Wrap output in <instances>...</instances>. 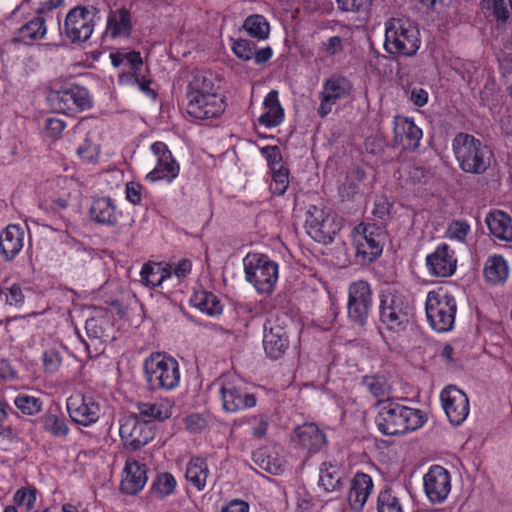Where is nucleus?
<instances>
[{
  "label": "nucleus",
  "mask_w": 512,
  "mask_h": 512,
  "mask_svg": "<svg viewBox=\"0 0 512 512\" xmlns=\"http://www.w3.org/2000/svg\"><path fill=\"white\" fill-rule=\"evenodd\" d=\"M378 413L375 423L378 430L387 436L402 435L420 429L427 422V415L418 408H412L393 400L377 401Z\"/></svg>",
  "instance_id": "obj_1"
},
{
  "label": "nucleus",
  "mask_w": 512,
  "mask_h": 512,
  "mask_svg": "<svg viewBox=\"0 0 512 512\" xmlns=\"http://www.w3.org/2000/svg\"><path fill=\"white\" fill-rule=\"evenodd\" d=\"M452 150L459 168L467 174H484L494 158L488 145L468 133L456 134L452 140Z\"/></svg>",
  "instance_id": "obj_2"
},
{
  "label": "nucleus",
  "mask_w": 512,
  "mask_h": 512,
  "mask_svg": "<svg viewBox=\"0 0 512 512\" xmlns=\"http://www.w3.org/2000/svg\"><path fill=\"white\" fill-rule=\"evenodd\" d=\"M412 315L408 298L400 291L387 288L380 294L379 326L381 334L384 331L393 335L404 332Z\"/></svg>",
  "instance_id": "obj_3"
},
{
  "label": "nucleus",
  "mask_w": 512,
  "mask_h": 512,
  "mask_svg": "<svg viewBox=\"0 0 512 512\" xmlns=\"http://www.w3.org/2000/svg\"><path fill=\"white\" fill-rule=\"evenodd\" d=\"M420 44V32L415 23L402 18H392L386 22L384 48L387 53L411 57L416 54Z\"/></svg>",
  "instance_id": "obj_4"
},
{
  "label": "nucleus",
  "mask_w": 512,
  "mask_h": 512,
  "mask_svg": "<svg viewBox=\"0 0 512 512\" xmlns=\"http://www.w3.org/2000/svg\"><path fill=\"white\" fill-rule=\"evenodd\" d=\"M143 371L151 391L174 390L180 383L178 361L164 353H152L143 363Z\"/></svg>",
  "instance_id": "obj_5"
},
{
  "label": "nucleus",
  "mask_w": 512,
  "mask_h": 512,
  "mask_svg": "<svg viewBox=\"0 0 512 512\" xmlns=\"http://www.w3.org/2000/svg\"><path fill=\"white\" fill-rule=\"evenodd\" d=\"M243 264L245 278L253 285L257 293L272 294L279 278L278 263L266 254L248 253Z\"/></svg>",
  "instance_id": "obj_6"
},
{
  "label": "nucleus",
  "mask_w": 512,
  "mask_h": 512,
  "mask_svg": "<svg viewBox=\"0 0 512 512\" xmlns=\"http://www.w3.org/2000/svg\"><path fill=\"white\" fill-rule=\"evenodd\" d=\"M457 303L442 288L429 291L425 300V313L430 327L437 332H448L454 327Z\"/></svg>",
  "instance_id": "obj_7"
},
{
  "label": "nucleus",
  "mask_w": 512,
  "mask_h": 512,
  "mask_svg": "<svg viewBox=\"0 0 512 512\" xmlns=\"http://www.w3.org/2000/svg\"><path fill=\"white\" fill-rule=\"evenodd\" d=\"M214 385L218 387L222 409L226 413H237L256 406L255 395L247 391L241 379L223 376Z\"/></svg>",
  "instance_id": "obj_8"
},
{
  "label": "nucleus",
  "mask_w": 512,
  "mask_h": 512,
  "mask_svg": "<svg viewBox=\"0 0 512 512\" xmlns=\"http://www.w3.org/2000/svg\"><path fill=\"white\" fill-rule=\"evenodd\" d=\"M48 103L56 112L74 114L92 107L89 91L79 85H69L59 90H51L47 97Z\"/></svg>",
  "instance_id": "obj_9"
},
{
  "label": "nucleus",
  "mask_w": 512,
  "mask_h": 512,
  "mask_svg": "<svg viewBox=\"0 0 512 512\" xmlns=\"http://www.w3.org/2000/svg\"><path fill=\"white\" fill-rule=\"evenodd\" d=\"M305 228L308 235L318 243L329 244L341 229V224L336 220V216L326 213L317 206L309 207Z\"/></svg>",
  "instance_id": "obj_10"
},
{
  "label": "nucleus",
  "mask_w": 512,
  "mask_h": 512,
  "mask_svg": "<svg viewBox=\"0 0 512 512\" xmlns=\"http://www.w3.org/2000/svg\"><path fill=\"white\" fill-rule=\"evenodd\" d=\"M373 304L370 284L364 280L351 283L348 287L347 313L351 322L364 326Z\"/></svg>",
  "instance_id": "obj_11"
},
{
  "label": "nucleus",
  "mask_w": 512,
  "mask_h": 512,
  "mask_svg": "<svg viewBox=\"0 0 512 512\" xmlns=\"http://www.w3.org/2000/svg\"><path fill=\"white\" fill-rule=\"evenodd\" d=\"M98 10L94 6H76L66 15L64 31L72 42L87 41L94 30Z\"/></svg>",
  "instance_id": "obj_12"
},
{
  "label": "nucleus",
  "mask_w": 512,
  "mask_h": 512,
  "mask_svg": "<svg viewBox=\"0 0 512 512\" xmlns=\"http://www.w3.org/2000/svg\"><path fill=\"white\" fill-rule=\"evenodd\" d=\"M119 424V435L127 449L139 450L154 437L151 424L141 420L136 414L123 416Z\"/></svg>",
  "instance_id": "obj_13"
},
{
  "label": "nucleus",
  "mask_w": 512,
  "mask_h": 512,
  "mask_svg": "<svg viewBox=\"0 0 512 512\" xmlns=\"http://www.w3.org/2000/svg\"><path fill=\"white\" fill-rule=\"evenodd\" d=\"M383 233L375 226L359 225L355 228L353 245L359 262H372L383 251Z\"/></svg>",
  "instance_id": "obj_14"
},
{
  "label": "nucleus",
  "mask_w": 512,
  "mask_h": 512,
  "mask_svg": "<svg viewBox=\"0 0 512 512\" xmlns=\"http://www.w3.org/2000/svg\"><path fill=\"white\" fill-rule=\"evenodd\" d=\"M150 150L156 158V164L146 175L145 179L150 183L161 180L171 183L178 177L180 165L172 155L169 147L162 141H156L151 144Z\"/></svg>",
  "instance_id": "obj_15"
},
{
  "label": "nucleus",
  "mask_w": 512,
  "mask_h": 512,
  "mask_svg": "<svg viewBox=\"0 0 512 512\" xmlns=\"http://www.w3.org/2000/svg\"><path fill=\"white\" fill-rule=\"evenodd\" d=\"M286 317H269L264 324L263 347L271 359L281 358L289 347V337L285 325Z\"/></svg>",
  "instance_id": "obj_16"
},
{
  "label": "nucleus",
  "mask_w": 512,
  "mask_h": 512,
  "mask_svg": "<svg viewBox=\"0 0 512 512\" xmlns=\"http://www.w3.org/2000/svg\"><path fill=\"white\" fill-rule=\"evenodd\" d=\"M353 91L351 81L341 75H332L322 84L320 92V105L317 108L319 117L324 118L331 113L333 106L339 101L348 96Z\"/></svg>",
  "instance_id": "obj_17"
},
{
  "label": "nucleus",
  "mask_w": 512,
  "mask_h": 512,
  "mask_svg": "<svg viewBox=\"0 0 512 512\" xmlns=\"http://www.w3.org/2000/svg\"><path fill=\"white\" fill-rule=\"evenodd\" d=\"M67 411L74 423L89 427L99 420L101 406L92 395L76 394L67 399Z\"/></svg>",
  "instance_id": "obj_18"
},
{
  "label": "nucleus",
  "mask_w": 512,
  "mask_h": 512,
  "mask_svg": "<svg viewBox=\"0 0 512 512\" xmlns=\"http://www.w3.org/2000/svg\"><path fill=\"white\" fill-rule=\"evenodd\" d=\"M423 489L430 503H443L451 491L450 472L440 465H432L423 476Z\"/></svg>",
  "instance_id": "obj_19"
},
{
  "label": "nucleus",
  "mask_w": 512,
  "mask_h": 512,
  "mask_svg": "<svg viewBox=\"0 0 512 512\" xmlns=\"http://www.w3.org/2000/svg\"><path fill=\"white\" fill-rule=\"evenodd\" d=\"M440 401L452 425L459 426L467 419L470 405L467 395L462 390L453 385L447 386L440 393Z\"/></svg>",
  "instance_id": "obj_20"
},
{
  "label": "nucleus",
  "mask_w": 512,
  "mask_h": 512,
  "mask_svg": "<svg viewBox=\"0 0 512 512\" xmlns=\"http://www.w3.org/2000/svg\"><path fill=\"white\" fill-rule=\"evenodd\" d=\"M293 441L308 454L320 452L327 444L325 433L314 423H304L293 431Z\"/></svg>",
  "instance_id": "obj_21"
},
{
  "label": "nucleus",
  "mask_w": 512,
  "mask_h": 512,
  "mask_svg": "<svg viewBox=\"0 0 512 512\" xmlns=\"http://www.w3.org/2000/svg\"><path fill=\"white\" fill-rule=\"evenodd\" d=\"M426 266L432 276L449 277L456 271L457 259L447 244H441L426 257Z\"/></svg>",
  "instance_id": "obj_22"
},
{
  "label": "nucleus",
  "mask_w": 512,
  "mask_h": 512,
  "mask_svg": "<svg viewBox=\"0 0 512 512\" xmlns=\"http://www.w3.org/2000/svg\"><path fill=\"white\" fill-rule=\"evenodd\" d=\"M374 489L369 474L356 472L350 481L348 503L353 512H362Z\"/></svg>",
  "instance_id": "obj_23"
},
{
  "label": "nucleus",
  "mask_w": 512,
  "mask_h": 512,
  "mask_svg": "<svg viewBox=\"0 0 512 512\" xmlns=\"http://www.w3.org/2000/svg\"><path fill=\"white\" fill-rule=\"evenodd\" d=\"M225 110V101L222 95H207L196 99H189L187 113L195 119L205 120L220 116Z\"/></svg>",
  "instance_id": "obj_24"
},
{
  "label": "nucleus",
  "mask_w": 512,
  "mask_h": 512,
  "mask_svg": "<svg viewBox=\"0 0 512 512\" xmlns=\"http://www.w3.org/2000/svg\"><path fill=\"white\" fill-rule=\"evenodd\" d=\"M93 222L104 226H115L121 216L116 201L108 196L94 197L89 209Z\"/></svg>",
  "instance_id": "obj_25"
},
{
  "label": "nucleus",
  "mask_w": 512,
  "mask_h": 512,
  "mask_svg": "<svg viewBox=\"0 0 512 512\" xmlns=\"http://www.w3.org/2000/svg\"><path fill=\"white\" fill-rule=\"evenodd\" d=\"M393 131L395 144L403 149L415 150L419 147L423 133L411 119L401 116L395 117Z\"/></svg>",
  "instance_id": "obj_26"
},
{
  "label": "nucleus",
  "mask_w": 512,
  "mask_h": 512,
  "mask_svg": "<svg viewBox=\"0 0 512 512\" xmlns=\"http://www.w3.org/2000/svg\"><path fill=\"white\" fill-rule=\"evenodd\" d=\"M25 230L23 227L10 224L0 231V256L12 261L24 246Z\"/></svg>",
  "instance_id": "obj_27"
},
{
  "label": "nucleus",
  "mask_w": 512,
  "mask_h": 512,
  "mask_svg": "<svg viewBox=\"0 0 512 512\" xmlns=\"http://www.w3.org/2000/svg\"><path fill=\"white\" fill-rule=\"evenodd\" d=\"M123 473L125 476L120 484L123 493L135 495L144 488L148 479L145 465H141L136 460H127Z\"/></svg>",
  "instance_id": "obj_28"
},
{
  "label": "nucleus",
  "mask_w": 512,
  "mask_h": 512,
  "mask_svg": "<svg viewBox=\"0 0 512 512\" xmlns=\"http://www.w3.org/2000/svg\"><path fill=\"white\" fill-rule=\"evenodd\" d=\"M132 31L131 13L126 8L112 10L107 17L106 36L117 39L127 38Z\"/></svg>",
  "instance_id": "obj_29"
},
{
  "label": "nucleus",
  "mask_w": 512,
  "mask_h": 512,
  "mask_svg": "<svg viewBox=\"0 0 512 512\" xmlns=\"http://www.w3.org/2000/svg\"><path fill=\"white\" fill-rule=\"evenodd\" d=\"M490 233L497 239L512 242V218L502 210H491L485 217Z\"/></svg>",
  "instance_id": "obj_30"
},
{
  "label": "nucleus",
  "mask_w": 512,
  "mask_h": 512,
  "mask_svg": "<svg viewBox=\"0 0 512 512\" xmlns=\"http://www.w3.org/2000/svg\"><path fill=\"white\" fill-rule=\"evenodd\" d=\"M174 402L169 398H161L155 402L140 403L139 416L150 424L153 420L163 421L171 417Z\"/></svg>",
  "instance_id": "obj_31"
},
{
  "label": "nucleus",
  "mask_w": 512,
  "mask_h": 512,
  "mask_svg": "<svg viewBox=\"0 0 512 512\" xmlns=\"http://www.w3.org/2000/svg\"><path fill=\"white\" fill-rule=\"evenodd\" d=\"M46 32V17L37 12V15L34 18L27 21L18 29L15 41L30 44L35 40L43 39Z\"/></svg>",
  "instance_id": "obj_32"
},
{
  "label": "nucleus",
  "mask_w": 512,
  "mask_h": 512,
  "mask_svg": "<svg viewBox=\"0 0 512 512\" xmlns=\"http://www.w3.org/2000/svg\"><path fill=\"white\" fill-rule=\"evenodd\" d=\"M265 112L259 117L258 121L265 127H276L284 118V111L278 100V92L271 90L264 98Z\"/></svg>",
  "instance_id": "obj_33"
},
{
  "label": "nucleus",
  "mask_w": 512,
  "mask_h": 512,
  "mask_svg": "<svg viewBox=\"0 0 512 512\" xmlns=\"http://www.w3.org/2000/svg\"><path fill=\"white\" fill-rule=\"evenodd\" d=\"M209 475L210 470L205 459L192 457L188 461L185 470V478L197 491H203L205 489Z\"/></svg>",
  "instance_id": "obj_34"
},
{
  "label": "nucleus",
  "mask_w": 512,
  "mask_h": 512,
  "mask_svg": "<svg viewBox=\"0 0 512 512\" xmlns=\"http://www.w3.org/2000/svg\"><path fill=\"white\" fill-rule=\"evenodd\" d=\"M343 474L336 463L323 462L319 468L318 486L326 493L337 492L342 489Z\"/></svg>",
  "instance_id": "obj_35"
},
{
  "label": "nucleus",
  "mask_w": 512,
  "mask_h": 512,
  "mask_svg": "<svg viewBox=\"0 0 512 512\" xmlns=\"http://www.w3.org/2000/svg\"><path fill=\"white\" fill-rule=\"evenodd\" d=\"M484 277L492 285H499L506 282L509 276V266L501 255L489 256L484 264Z\"/></svg>",
  "instance_id": "obj_36"
},
{
  "label": "nucleus",
  "mask_w": 512,
  "mask_h": 512,
  "mask_svg": "<svg viewBox=\"0 0 512 512\" xmlns=\"http://www.w3.org/2000/svg\"><path fill=\"white\" fill-rule=\"evenodd\" d=\"M207 95H220L215 87L212 74H195L187 87V100H194L196 98L206 97Z\"/></svg>",
  "instance_id": "obj_37"
},
{
  "label": "nucleus",
  "mask_w": 512,
  "mask_h": 512,
  "mask_svg": "<svg viewBox=\"0 0 512 512\" xmlns=\"http://www.w3.org/2000/svg\"><path fill=\"white\" fill-rule=\"evenodd\" d=\"M171 275V266H162L160 263H146L140 271L141 282L149 287L160 286Z\"/></svg>",
  "instance_id": "obj_38"
},
{
  "label": "nucleus",
  "mask_w": 512,
  "mask_h": 512,
  "mask_svg": "<svg viewBox=\"0 0 512 512\" xmlns=\"http://www.w3.org/2000/svg\"><path fill=\"white\" fill-rule=\"evenodd\" d=\"M190 304L210 316L219 315L222 312V305L218 297L211 292H195L190 298Z\"/></svg>",
  "instance_id": "obj_39"
},
{
  "label": "nucleus",
  "mask_w": 512,
  "mask_h": 512,
  "mask_svg": "<svg viewBox=\"0 0 512 512\" xmlns=\"http://www.w3.org/2000/svg\"><path fill=\"white\" fill-rule=\"evenodd\" d=\"M243 29L249 36L258 40H264L269 36L270 25L263 15L254 14L245 19Z\"/></svg>",
  "instance_id": "obj_40"
},
{
  "label": "nucleus",
  "mask_w": 512,
  "mask_h": 512,
  "mask_svg": "<svg viewBox=\"0 0 512 512\" xmlns=\"http://www.w3.org/2000/svg\"><path fill=\"white\" fill-rule=\"evenodd\" d=\"M176 486L177 481L171 473H159L152 483L151 493L158 499H164L175 492Z\"/></svg>",
  "instance_id": "obj_41"
},
{
  "label": "nucleus",
  "mask_w": 512,
  "mask_h": 512,
  "mask_svg": "<svg viewBox=\"0 0 512 512\" xmlns=\"http://www.w3.org/2000/svg\"><path fill=\"white\" fill-rule=\"evenodd\" d=\"M42 426L45 432L53 437L65 439L69 434L67 420L56 414H46L42 417Z\"/></svg>",
  "instance_id": "obj_42"
},
{
  "label": "nucleus",
  "mask_w": 512,
  "mask_h": 512,
  "mask_svg": "<svg viewBox=\"0 0 512 512\" xmlns=\"http://www.w3.org/2000/svg\"><path fill=\"white\" fill-rule=\"evenodd\" d=\"M76 132L84 136L83 142L77 147L78 156L86 162H95L99 156V145L93 141V134L86 132L81 126L76 127Z\"/></svg>",
  "instance_id": "obj_43"
},
{
  "label": "nucleus",
  "mask_w": 512,
  "mask_h": 512,
  "mask_svg": "<svg viewBox=\"0 0 512 512\" xmlns=\"http://www.w3.org/2000/svg\"><path fill=\"white\" fill-rule=\"evenodd\" d=\"M378 512H404L400 498L391 488L382 489L377 496Z\"/></svg>",
  "instance_id": "obj_44"
},
{
  "label": "nucleus",
  "mask_w": 512,
  "mask_h": 512,
  "mask_svg": "<svg viewBox=\"0 0 512 512\" xmlns=\"http://www.w3.org/2000/svg\"><path fill=\"white\" fill-rule=\"evenodd\" d=\"M362 385L373 397L378 399V401L384 400V398L389 399L390 386L383 376H364L362 379Z\"/></svg>",
  "instance_id": "obj_45"
},
{
  "label": "nucleus",
  "mask_w": 512,
  "mask_h": 512,
  "mask_svg": "<svg viewBox=\"0 0 512 512\" xmlns=\"http://www.w3.org/2000/svg\"><path fill=\"white\" fill-rule=\"evenodd\" d=\"M109 324L105 317H91L85 322V331L91 341L104 342L107 340L106 328Z\"/></svg>",
  "instance_id": "obj_46"
},
{
  "label": "nucleus",
  "mask_w": 512,
  "mask_h": 512,
  "mask_svg": "<svg viewBox=\"0 0 512 512\" xmlns=\"http://www.w3.org/2000/svg\"><path fill=\"white\" fill-rule=\"evenodd\" d=\"M365 172L361 169L351 170L346 178V181L339 189L340 197L343 200L352 199L358 192V184L364 179Z\"/></svg>",
  "instance_id": "obj_47"
},
{
  "label": "nucleus",
  "mask_w": 512,
  "mask_h": 512,
  "mask_svg": "<svg viewBox=\"0 0 512 512\" xmlns=\"http://www.w3.org/2000/svg\"><path fill=\"white\" fill-rule=\"evenodd\" d=\"M14 404L23 414L32 416L38 414L42 410L43 402L38 397L19 394L15 398Z\"/></svg>",
  "instance_id": "obj_48"
},
{
  "label": "nucleus",
  "mask_w": 512,
  "mask_h": 512,
  "mask_svg": "<svg viewBox=\"0 0 512 512\" xmlns=\"http://www.w3.org/2000/svg\"><path fill=\"white\" fill-rule=\"evenodd\" d=\"M271 173L270 191L274 195L282 196L289 186V170L284 166H279V169L272 170Z\"/></svg>",
  "instance_id": "obj_49"
},
{
  "label": "nucleus",
  "mask_w": 512,
  "mask_h": 512,
  "mask_svg": "<svg viewBox=\"0 0 512 512\" xmlns=\"http://www.w3.org/2000/svg\"><path fill=\"white\" fill-rule=\"evenodd\" d=\"M345 42L344 39L338 35L329 37L320 45L319 51L328 57H335L344 52Z\"/></svg>",
  "instance_id": "obj_50"
},
{
  "label": "nucleus",
  "mask_w": 512,
  "mask_h": 512,
  "mask_svg": "<svg viewBox=\"0 0 512 512\" xmlns=\"http://www.w3.org/2000/svg\"><path fill=\"white\" fill-rule=\"evenodd\" d=\"M470 232V225L465 220H453L447 228V236L452 240L465 242Z\"/></svg>",
  "instance_id": "obj_51"
},
{
  "label": "nucleus",
  "mask_w": 512,
  "mask_h": 512,
  "mask_svg": "<svg viewBox=\"0 0 512 512\" xmlns=\"http://www.w3.org/2000/svg\"><path fill=\"white\" fill-rule=\"evenodd\" d=\"M14 502L24 507L26 511L32 509L36 502V489L35 488H21L14 494Z\"/></svg>",
  "instance_id": "obj_52"
},
{
  "label": "nucleus",
  "mask_w": 512,
  "mask_h": 512,
  "mask_svg": "<svg viewBox=\"0 0 512 512\" xmlns=\"http://www.w3.org/2000/svg\"><path fill=\"white\" fill-rule=\"evenodd\" d=\"M232 50L238 58L248 61L254 56L255 43L247 39H238L234 41Z\"/></svg>",
  "instance_id": "obj_53"
},
{
  "label": "nucleus",
  "mask_w": 512,
  "mask_h": 512,
  "mask_svg": "<svg viewBox=\"0 0 512 512\" xmlns=\"http://www.w3.org/2000/svg\"><path fill=\"white\" fill-rule=\"evenodd\" d=\"M42 361L45 372L52 374L59 369L62 357L56 348H49L44 351Z\"/></svg>",
  "instance_id": "obj_54"
},
{
  "label": "nucleus",
  "mask_w": 512,
  "mask_h": 512,
  "mask_svg": "<svg viewBox=\"0 0 512 512\" xmlns=\"http://www.w3.org/2000/svg\"><path fill=\"white\" fill-rule=\"evenodd\" d=\"M261 154L265 157L270 170L279 169L282 164V154L280 148L276 145H268L260 149Z\"/></svg>",
  "instance_id": "obj_55"
},
{
  "label": "nucleus",
  "mask_w": 512,
  "mask_h": 512,
  "mask_svg": "<svg viewBox=\"0 0 512 512\" xmlns=\"http://www.w3.org/2000/svg\"><path fill=\"white\" fill-rule=\"evenodd\" d=\"M1 294L5 296V301L10 306L21 307L24 303V294L18 284L1 289Z\"/></svg>",
  "instance_id": "obj_56"
},
{
  "label": "nucleus",
  "mask_w": 512,
  "mask_h": 512,
  "mask_svg": "<svg viewBox=\"0 0 512 512\" xmlns=\"http://www.w3.org/2000/svg\"><path fill=\"white\" fill-rule=\"evenodd\" d=\"M338 8L345 12L366 13L370 7V0H336Z\"/></svg>",
  "instance_id": "obj_57"
},
{
  "label": "nucleus",
  "mask_w": 512,
  "mask_h": 512,
  "mask_svg": "<svg viewBox=\"0 0 512 512\" xmlns=\"http://www.w3.org/2000/svg\"><path fill=\"white\" fill-rule=\"evenodd\" d=\"M391 208L392 204L385 196H377L374 200L372 214L378 219L386 220L390 215Z\"/></svg>",
  "instance_id": "obj_58"
},
{
  "label": "nucleus",
  "mask_w": 512,
  "mask_h": 512,
  "mask_svg": "<svg viewBox=\"0 0 512 512\" xmlns=\"http://www.w3.org/2000/svg\"><path fill=\"white\" fill-rule=\"evenodd\" d=\"M252 425V435L255 438H262L266 435L268 429V419L264 415H255L249 419Z\"/></svg>",
  "instance_id": "obj_59"
},
{
  "label": "nucleus",
  "mask_w": 512,
  "mask_h": 512,
  "mask_svg": "<svg viewBox=\"0 0 512 512\" xmlns=\"http://www.w3.org/2000/svg\"><path fill=\"white\" fill-rule=\"evenodd\" d=\"M66 127V123L56 117H47L45 119L46 133L52 138H58Z\"/></svg>",
  "instance_id": "obj_60"
},
{
  "label": "nucleus",
  "mask_w": 512,
  "mask_h": 512,
  "mask_svg": "<svg viewBox=\"0 0 512 512\" xmlns=\"http://www.w3.org/2000/svg\"><path fill=\"white\" fill-rule=\"evenodd\" d=\"M143 189L144 187L138 182H128L125 189L126 199L134 205L139 204L142 199Z\"/></svg>",
  "instance_id": "obj_61"
},
{
  "label": "nucleus",
  "mask_w": 512,
  "mask_h": 512,
  "mask_svg": "<svg viewBox=\"0 0 512 512\" xmlns=\"http://www.w3.org/2000/svg\"><path fill=\"white\" fill-rule=\"evenodd\" d=\"M260 467L273 475H278L283 472V465L277 459H272L270 456L261 459Z\"/></svg>",
  "instance_id": "obj_62"
},
{
  "label": "nucleus",
  "mask_w": 512,
  "mask_h": 512,
  "mask_svg": "<svg viewBox=\"0 0 512 512\" xmlns=\"http://www.w3.org/2000/svg\"><path fill=\"white\" fill-rule=\"evenodd\" d=\"M141 74V70L135 69H132L128 72H123L118 77V83L123 86H136Z\"/></svg>",
  "instance_id": "obj_63"
},
{
  "label": "nucleus",
  "mask_w": 512,
  "mask_h": 512,
  "mask_svg": "<svg viewBox=\"0 0 512 512\" xmlns=\"http://www.w3.org/2000/svg\"><path fill=\"white\" fill-rule=\"evenodd\" d=\"M220 512H249V505L243 500H231Z\"/></svg>",
  "instance_id": "obj_64"
}]
</instances>
